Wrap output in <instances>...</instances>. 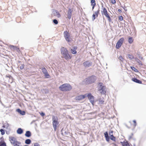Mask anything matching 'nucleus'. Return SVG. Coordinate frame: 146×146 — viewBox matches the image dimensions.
<instances>
[{
  "mask_svg": "<svg viewBox=\"0 0 146 146\" xmlns=\"http://www.w3.org/2000/svg\"><path fill=\"white\" fill-rule=\"evenodd\" d=\"M129 123H130V124H131V122H129Z\"/></svg>",
  "mask_w": 146,
  "mask_h": 146,
  "instance_id": "nucleus-49",
  "label": "nucleus"
},
{
  "mask_svg": "<svg viewBox=\"0 0 146 146\" xmlns=\"http://www.w3.org/2000/svg\"><path fill=\"white\" fill-rule=\"evenodd\" d=\"M104 134L106 140L107 141H109L110 140V138L109 137L108 132H105L104 133Z\"/></svg>",
  "mask_w": 146,
  "mask_h": 146,
  "instance_id": "nucleus-19",
  "label": "nucleus"
},
{
  "mask_svg": "<svg viewBox=\"0 0 146 146\" xmlns=\"http://www.w3.org/2000/svg\"><path fill=\"white\" fill-rule=\"evenodd\" d=\"M34 146H40V145L39 144L36 143L34 144Z\"/></svg>",
  "mask_w": 146,
  "mask_h": 146,
  "instance_id": "nucleus-43",
  "label": "nucleus"
},
{
  "mask_svg": "<svg viewBox=\"0 0 146 146\" xmlns=\"http://www.w3.org/2000/svg\"><path fill=\"white\" fill-rule=\"evenodd\" d=\"M17 133L19 134H21L23 133V130L21 128H19L17 130Z\"/></svg>",
  "mask_w": 146,
  "mask_h": 146,
  "instance_id": "nucleus-26",
  "label": "nucleus"
},
{
  "mask_svg": "<svg viewBox=\"0 0 146 146\" xmlns=\"http://www.w3.org/2000/svg\"><path fill=\"white\" fill-rule=\"evenodd\" d=\"M0 131L1 132V134L2 135H4L5 133V131L4 130L1 129L0 130Z\"/></svg>",
  "mask_w": 146,
  "mask_h": 146,
  "instance_id": "nucleus-35",
  "label": "nucleus"
},
{
  "mask_svg": "<svg viewBox=\"0 0 146 146\" xmlns=\"http://www.w3.org/2000/svg\"><path fill=\"white\" fill-rule=\"evenodd\" d=\"M77 49V47L74 46L73 47L71 50L72 53L73 54H76L77 53L76 50Z\"/></svg>",
  "mask_w": 146,
  "mask_h": 146,
  "instance_id": "nucleus-16",
  "label": "nucleus"
},
{
  "mask_svg": "<svg viewBox=\"0 0 146 146\" xmlns=\"http://www.w3.org/2000/svg\"><path fill=\"white\" fill-rule=\"evenodd\" d=\"M136 61H137V62L139 64V65L141 66H142L143 65V64L141 61L140 60H139L138 59H136Z\"/></svg>",
  "mask_w": 146,
  "mask_h": 146,
  "instance_id": "nucleus-29",
  "label": "nucleus"
},
{
  "mask_svg": "<svg viewBox=\"0 0 146 146\" xmlns=\"http://www.w3.org/2000/svg\"><path fill=\"white\" fill-rule=\"evenodd\" d=\"M25 143L27 144H29L31 143V140L30 139H28L26 140Z\"/></svg>",
  "mask_w": 146,
  "mask_h": 146,
  "instance_id": "nucleus-32",
  "label": "nucleus"
},
{
  "mask_svg": "<svg viewBox=\"0 0 146 146\" xmlns=\"http://www.w3.org/2000/svg\"><path fill=\"white\" fill-rule=\"evenodd\" d=\"M102 83H99V84L100 85L101 87V89L99 90L100 91V92L102 94H105L106 93V91L105 89H104V86H102Z\"/></svg>",
  "mask_w": 146,
  "mask_h": 146,
  "instance_id": "nucleus-12",
  "label": "nucleus"
},
{
  "mask_svg": "<svg viewBox=\"0 0 146 146\" xmlns=\"http://www.w3.org/2000/svg\"><path fill=\"white\" fill-rule=\"evenodd\" d=\"M54 14L55 16H56L58 18H60L61 16L59 12L57 11H55L54 13Z\"/></svg>",
  "mask_w": 146,
  "mask_h": 146,
  "instance_id": "nucleus-21",
  "label": "nucleus"
},
{
  "mask_svg": "<svg viewBox=\"0 0 146 146\" xmlns=\"http://www.w3.org/2000/svg\"><path fill=\"white\" fill-rule=\"evenodd\" d=\"M87 96L91 103L93 105L94 102V97L92 96L91 93L88 94Z\"/></svg>",
  "mask_w": 146,
  "mask_h": 146,
  "instance_id": "nucleus-7",
  "label": "nucleus"
},
{
  "mask_svg": "<svg viewBox=\"0 0 146 146\" xmlns=\"http://www.w3.org/2000/svg\"><path fill=\"white\" fill-rule=\"evenodd\" d=\"M25 135L27 137H29L31 135V132L29 131H27L26 132Z\"/></svg>",
  "mask_w": 146,
  "mask_h": 146,
  "instance_id": "nucleus-25",
  "label": "nucleus"
},
{
  "mask_svg": "<svg viewBox=\"0 0 146 146\" xmlns=\"http://www.w3.org/2000/svg\"><path fill=\"white\" fill-rule=\"evenodd\" d=\"M128 57L131 60L133 59L134 58L132 54H127Z\"/></svg>",
  "mask_w": 146,
  "mask_h": 146,
  "instance_id": "nucleus-34",
  "label": "nucleus"
},
{
  "mask_svg": "<svg viewBox=\"0 0 146 146\" xmlns=\"http://www.w3.org/2000/svg\"><path fill=\"white\" fill-rule=\"evenodd\" d=\"M110 1V2L113 4H114L116 3V1L115 0H111Z\"/></svg>",
  "mask_w": 146,
  "mask_h": 146,
  "instance_id": "nucleus-41",
  "label": "nucleus"
},
{
  "mask_svg": "<svg viewBox=\"0 0 146 146\" xmlns=\"http://www.w3.org/2000/svg\"><path fill=\"white\" fill-rule=\"evenodd\" d=\"M110 138L111 140L113 141H115L116 140L115 137L113 135H111V136H110Z\"/></svg>",
  "mask_w": 146,
  "mask_h": 146,
  "instance_id": "nucleus-28",
  "label": "nucleus"
},
{
  "mask_svg": "<svg viewBox=\"0 0 146 146\" xmlns=\"http://www.w3.org/2000/svg\"><path fill=\"white\" fill-rule=\"evenodd\" d=\"M124 40V39L122 37L121 38L117 41L116 45V48L119 49L121 47L123 42Z\"/></svg>",
  "mask_w": 146,
  "mask_h": 146,
  "instance_id": "nucleus-6",
  "label": "nucleus"
},
{
  "mask_svg": "<svg viewBox=\"0 0 146 146\" xmlns=\"http://www.w3.org/2000/svg\"><path fill=\"white\" fill-rule=\"evenodd\" d=\"M133 124H131L130 126H128V128H130L131 127H135L137 125L136 121L135 120H133Z\"/></svg>",
  "mask_w": 146,
  "mask_h": 146,
  "instance_id": "nucleus-22",
  "label": "nucleus"
},
{
  "mask_svg": "<svg viewBox=\"0 0 146 146\" xmlns=\"http://www.w3.org/2000/svg\"><path fill=\"white\" fill-rule=\"evenodd\" d=\"M11 47H14V46H11Z\"/></svg>",
  "mask_w": 146,
  "mask_h": 146,
  "instance_id": "nucleus-50",
  "label": "nucleus"
},
{
  "mask_svg": "<svg viewBox=\"0 0 146 146\" xmlns=\"http://www.w3.org/2000/svg\"><path fill=\"white\" fill-rule=\"evenodd\" d=\"M24 67V64H22L20 67V68L21 70H22L23 69Z\"/></svg>",
  "mask_w": 146,
  "mask_h": 146,
  "instance_id": "nucleus-40",
  "label": "nucleus"
},
{
  "mask_svg": "<svg viewBox=\"0 0 146 146\" xmlns=\"http://www.w3.org/2000/svg\"><path fill=\"white\" fill-rule=\"evenodd\" d=\"M133 38L131 37H129L128 38V42L130 44H131L133 42Z\"/></svg>",
  "mask_w": 146,
  "mask_h": 146,
  "instance_id": "nucleus-27",
  "label": "nucleus"
},
{
  "mask_svg": "<svg viewBox=\"0 0 146 146\" xmlns=\"http://www.w3.org/2000/svg\"><path fill=\"white\" fill-rule=\"evenodd\" d=\"M113 131L112 130H110L109 132V134L110 136H111V135H113Z\"/></svg>",
  "mask_w": 146,
  "mask_h": 146,
  "instance_id": "nucleus-36",
  "label": "nucleus"
},
{
  "mask_svg": "<svg viewBox=\"0 0 146 146\" xmlns=\"http://www.w3.org/2000/svg\"><path fill=\"white\" fill-rule=\"evenodd\" d=\"M52 125L54 131H55L56 130L57 127L59 124L58 118L57 116L54 115L52 117Z\"/></svg>",
  "mask_w": 146,
  "mask_h": 146,
  "instance_id": "nucleus-3",
  "label": "nucleus"
},
{
  "mask_svg": "<svg viewBox=\"0 0 146 146\" xmlns=\"http://www.w3.org/2000/svg\"><path fill=\"white\" fill-rule=\"evenodd\" d=\"M96 80L95 76H92L88 77L86 78V83L87 84H89L94 82Z\"/></svg>",
  "mask_w": 146,
  "mask_h": 146,
  "instance_id": "nucleus-4",
  "label": "nucleus"
},
{
  "mask_svg": "<svg viewBox=\"0 0 146 146\" xmlns=\"http://www.w3.org/2000/svg\"><path fill=\"white\" fill-rule=\"evenodd\" d=\"M21 144V143L20 142L16 140L15 143V144L13 143V145L14 146H21L20 145Z\"/></svg>",
  "mask_w": 146,
  "mask_h": 146,
  "instance_id": "nucleus-20",
  "label": "nucleus"
},
{
  "mask_svg": "<svg viewBox=\"0 0 146 146\" xmlns=\"http://www.w3.org/2000/svg\"><path fill=\"white\" fill-rule=\"evenodd\" d=\"M71 86L69 84L65 83L63 84L59 87L60 90L63 92H67L70 91L72 89Z\"/></svg>",
  "mask_w": 146,
  "mask_h": 146,
  "instance_id": "nucleus-1",
  "label": "nucleus"
},
{
  "mask_svg": "<svg viewBox=\"0 0 146 146\" xmlns=\"http://www.w3.org/2000/svg\"><path fill=\"white\" fill-rule=\"evenodd\" d=\"M83 65L86 68L92 65V63L89 61H86L83 63Z\"/></svg>",
  "mask_w": 146,
  "mask_h": 146,
  "instance_id": "nucleus-10",
  "label": "nucleus"
},
{
  "mask_svg": "<svg viewBox=\"0 0 146 146\" xmlns=\"http://www.w3.org/2000/svg\"><path fill=\"white\" fill-rule=\"evenodd\" d=\"M120 21H122L123 19V17L122 16H119L118 17Z\"/></svg>",
  "mask_w": 146,
  "mask_h": 146,
  "instance_id": "nucleus-37",
  "label": "nucleus"
},
{
  "mask_svg": "<svg viewBox=\"0 0 146 146\" xmlns=\"http://www.w3.org/2000/svg\"><path fill=\"white\" fill-rule=\"evenodd\" d=\"M119 59L121 61H123L124 60V58H123V57L121 56H120L119 57Z\"/></svg>",
  "mask_w": 146,
  "mask_h": 146,
  "instance_id": "nucleus-39",
  "label": "nucleus"
},
{
  "mask_svg": "<svg viewBox=\"0 0 146 146\" xmlns=\"http://www.w3.org/2000/svg\"><path fill=\"white\" fill-rule=\"evenodd\" d=\"M86 96V95H81L77 97V99L78 100H80L84 99Z\"/></svg>",
  "mask_w": 146,
  "mask_h": 146,
  "instance_id": "nucleus-18",
  "label": "nucleus"
},
{
  "mask_svg": "<svg viewBox=\"0 0 146 146\" xmlns=\"http://www.w3.org/2000/svg\"><path fill=\"white\" fill-rule=\"evenodd\" d=\"M72 10L71 9H69L67 12V17L66 18L68 19H71L72 14Z\"/></svg>",
  "mask_w": 146,
  "mask_h": 146,
  "instance_id": "nucleus-8",
  "label": "nucleus"
},
{
  "mask_svg": "<svg viewBox=\"0 0 146 146\" xmlns=\"http://www.w3.org/2000/svg\"><path fill=\"white\" fill-rule=\"evenodd\" d=\"M132 80L136 82V83H139V84H141L142 83V82L139 80L137 79L136 78H132Z\"/></svg>",
  "mask_w": 146,
  "mask_h": 146,
  "instance_id": "nucleus-17",
  "label": "nucleus"
},
{
  "mask_svg": "<svg viewBox=\"0 0 146 146\" xmlns=\"http://www.w3.org/2000/svg\"><path fill=\"white\" fill-rule=\"evenodd\" d=\"M91 5L96 6V3L95 0H91Z\"/></svg>",
  "mask_w": 146,
  "mask_h": 146,
  "instance_id": "nucleus-30",
  "label": "nucleus"
},
{
  "mask_svg": "<svg viewBox=\"0 0 146 146\" xmlns=\"http://www.w3.org/2000/svg\"><path fill=\"white\" fill-rule=\"evenodd\" d=\"M101 14L103 16H105L108 19V21L110 22L111 21V19L110 16V14L108 12L106 8L102 6L101 8Z\"/></svg>",
  "mask_w": 146,
  "mask_h": 146,
  "instance_id": "nucleus-2",
  "label": "nucleus"
},
{
  "mask_svg": "<svg viewBox=\"0 0 146 146\" xmlns=\"http://www.w3.org/2000/svg\"><path fill=\"white\" fill-rule=\"evenodd\" d=\"M42 70L43 73L44 74L46 78H48L50 75L48 74L47 70L44 67L42 68Z\"/></svg>",
  "mask_w": 146,
  "mask_h": 146,
  "instance_id": "nucleus-9",
  "label": "nucleus"
},
{
  "mask_svg": "<svg viewBox=\"0 0 146 146\" xmlns=\"http://www.w3.org/2000/svg\"><path fill=\"white\" fill-rule=\"evenodd\" d=\"M39 113L40 114V115L42 116H44L45 115V113H43V112H42L41 113L39 112Z\"/></svg>",
  "mask_w": 146,
  "mask_h": 146,
  "instance_id": "nucleus-42",
  "label": "nucleus"
},
{
  "mask_svg": "<svg viewBox=\"0 0 146 146\" xmlns=\"http://www.w3.org/2000/svg\"><path fill=\"white\" fill-rule=\"evenodd\" d=\"M140 58V59L141 60H143V57H141V58Z\"/></svg>",
  "mask_w": 146,
  "mask_h": 146,
  "instance_id": "nucleus-48",
  "label": "nucleus"
},
{
  "mask_svg": "<svg viewBox=\"0 0 146 146\" xmlns=\"http://www.w3.org/2000/svg\"><path fill=\"white\" fill-rule=\"evenodd\" d=\"M131 68L135 72H138V70L134 67L131 66Z\"/></svg>",
  "mask_w": 146,
  "mask_h": 146,
  "instance_id": "nucleus-33",
  "label": "nucleus"
},
{
  "mask_svg": "<svg viewBox=\"0 0 146 146\" xmlns=\"http://www.w3.org/2000/svg\"><path fill=\"white\" fill-rule=\"evenodd\" d=\"M112 144H113L114 146H116L117 145L116 143H112Z\"/></svg>",
  "mask_w": 146,
  "mask_h": 146,
  "instance_id": "nucleus-45",
  "label": "nucleus"
},
{
  "mask_svg": "<svg viewBox=\"0 0 146 146\" xmlns=\"http://www.w3.org/2000/svg\"><path fill=\"white\" fill-rule=\"evenodd\" d=\"M118 11L119 13H121L122 12V10L121 9H118Z\"/></svg>",
  "mask_w": 146,
  "mask_h": 146,
  "instance_id": "nucleus-44",
  "label": "nucleus"
},
{
  "mask_svg": "<svg viewBox=\"0 0 146 146\" xmlns=\"http://www.w3.org/2000/svg\"><path fill=\"white\" fill-rule=\"evenodd\" d=\"M3 127H4V126H3Z\"/></svg>",
  "mask_w": 146,
  "mask_h": 146,
  "instance_id": "nucleus-51",
  "label": "nucleus"
},
{
  "mask_svg": "<svg viewBox=\"0 0 146 146\" xmlns=\"http://www.w3.org/2000/svg\"><path fill=\"white\" fill-rule=\"evenodd\" d=\"M92 10H93L95 6H94V5H92Z\"/></svg>",
  "mask_w": 146,
  "mask_h": 146,
  "instance_id": "nucleus-46",
  "label": "nucleus"
},
{
  "mask_svg": "<svg viewBox=\"0 0 146 146\" xmlns=\"http://www.w3.org/2000/svg\"><path fill=\"white\" fill-rule=\"evenodd\" d=\"M72 57V55L71 54H69L68 53H67L63 56V57L67 60L71 59Z\"/></svg>",
  "mask_w": 146,
  "mask_h": 146,
  "instance_id": "nucleus-13",
  "label": "nucleus"
},
{
  "mask_svg": "<svg viewBox=\"0 0 146 146\" xmlns=\"http://www.w3.org/2000/svg\"><path fill=\"white\" fill-rule=\"evenodd\" d=\"M9 140L12 145H13V143L15 144V141L17 140L16 138L15 137L12 136L9 137Z\"/></svg>",
  "mask_w": 146,
  "mask_h": 146,
  "instance_id": "nucleus-15",
  "label": "nucleus"
},
{
  "mask_svg": "<svg viewBox=\"0 0 146 146\" xmlns=\"http://www.w3.org/2000/svg\"><path fill=\"white\" fill-rule=\"evenodd\" d=\"M17 111L22 115H24L25 114V112L24 111H22L20 109H18L17 110Z\"/></svg>",
  "mask_w": 146,
  "mask_h": 146,
  "instance_id": "nucleus-23",
  "label": "nucleus"
},
{
  "mask_svg": "<svg viewBox=\"0 0 146 146\" xmlns=\"http://www.w3.org/2000/svg\"><path fill=\"white\" fill-rule=\"evenodd\" d=\"M7 77H8L9 78H11V76H7Z\"/></svg>",
  "mask_w": 146,
  "mask_h": 146,
  "instance_id": "nucleus-47",
  "label": "nucleus"
},
{
  "mask_svg": "<svg viewBox=\"0 0 146 146\" xmlns=\"http://www.w3.org/2000/svg\"><path fill=\"white\" fill-rule=\"evenodd\" d=\"M53 23L55 24H57L58 23L57 20L56 19H54L53 20Z\"/></svg>",
  "mask_w": 146,
  "mask_h": 146,
  "instance_id": "nucleus-38",
  "label": "nucleus"
},
{
  "mask_svg": "<svg viewBox=\"0 0 146 146\" xmlns=\"http://www.w3.org/2000/svg\"><path fill=\"white\" fill-rule=\"evenodd\" d=\"M122 145L123 146H130L129 144L127 142H123Z\"/></svg>",
  "mask_w": 146,
  "mask_h": 146,
  "instance_id": "nucleus-31",
  "label": "nucleus"
},
{
  "mask_svg": "<svg viewBox=\"0 0 146 146\" xmlns=\"http://www.w3.org/2000/svg\"><path fill=\"white\" fill-rule=\"evenodd\" d=\"M100 13V10L98 9L97 11H95L92 16V19L93 21L94 20L96 17H97Z\"/></svg>",
  "mask_w": 146,
  "mask_h": 146,
  "instance_id": "nucleus-11",
  "label": "nucleus"
},
{
  "mask_svg": "<svg viewBox=\"0 0 146 146\" xmlns=\"http://www.w3.org/2000/svg\"><path fill=\"white\" fill-rule=\"evenodd\" d=\"M61 54H62L63 56L68 53V51L64 47H62L61 48Z\"/></svg>",
  "mask_w": 146,
  "mask_h": 146,
  "instance_id": "nucleus-14",
  "label": "nucleus"
},
{
  "mask_svg": "<svg viewBox=\"0 0 146 146\" xmlns=\"http://www.w3.org/2000/svg\"><path fill=\"white\" fill-rule=\"evenodd\" d=\"M0 146H7L6 143L3 140L0 141Z\"/></svg>",
  "mask_w": 146,
  "mask_h": 146,
  "instance_id": "nucleus-24",
  "label": "nucleus"
},
{
  "mask_svg": "<svg viewBox=\"0 0 146 146\" xmlns=\"http://www.w3.org/2000/svg\"><path fill=\"white\" fill-rule=\"evenodd\" d=\"M64 35L66 40L68 42H70L72 40V39L70 37V34L69 31H66L64 33Z\"/></svg>",
  "mask_w": 146,
  "mask_h": 146,
  "instance_id": "nucleus-5",
  "label": "nucleus"
}]
</instances>
